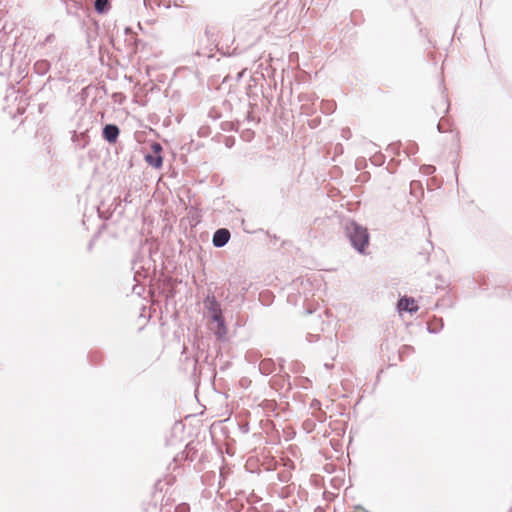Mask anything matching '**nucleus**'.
Listing matches in <instances>:
<instances>
[{
    "mask_svg": "<svg viewBox=\"0 0 512 512\" xmlns=\"http://www.w3.org/2000/svg\"><path fill=\"white\" fill-rule=\"evenodd\" d=\"M346 232L352 245L359 251L364 252L369 242V235L366 228L352 222L346 227Z\"/></svg>",
    "mask_w": 512,
    "mask_h": 512,
    "instance_id": "f257e3e1",
    "label": "nucleus"
},
{
    "mask_svg": "<svg viewBox=\"0 0 512 512\" xmlns=\"http://www.w3.org/2000/svg\"><path fill=\"white\" fill-rule=\"evenodd\" d=\"M207 308L211 313V317L214 321H216L220 328L224 327V320L222 317V311L220 305L215 300V298H208L206 302Z\"/></svg>",
    "mask_w": 512,
    "mask_h": 512,
    "instance_id": "f03ea898",
    "label": "nucleus"
},
{
    "mask_svg": "<svg viewBox=\"0 0 512 512\" xmlns=\"http://www.w3.org/2000/svg\"><path fill=\"white\" fill-rule=\"evenodd\" d=\"M151 149L155 153V155H146L145 156V160L151 166H153L155 168H160L162 166V163H163V159H162V157L160 155V153L162 151V147H161V145L159 143L154 142L151 145Z\"/></svg>",
    "mask_w": 512,
    "mask_h": 512,
    "instance_id": "7ed1b4c3",
    "label": "nucleus"
},
{
    "mask_svg": "<svg viewBox=\"0 0 512 512\" xmlns=\"http://www.w3.org/2000/svg\"><path fill=\"white\" fill-rule=\"evenodd\" d=\"M398 310L400 312L406 311V312H417L418 311V305L416 301L413 298L409 297H403L398 301Z\"/></svg>",
    "mask_w": 512,
    "mask_h": 512,
    "instance_id": "20e7f679",
    "label": "nucleus"
},
{
    "mask_svg": "<svg viewBox=\"0 0 512 512\" xmlns=\"http://www.w3.org/2000/svg\"><path fill=\"white\" fill-rule=\"evenodd\" d=\"M230 239V232L225 228L218 229L213 235V244L216 247L224 246Z\"/></svg>",
    "mask_w": 512,
    "mask_h": 512,
    "instance_id": "39448f33",
    "label": "nucleus"
},
{
    "mask_svg": "<svg viewBox=\"0 0 512 512\" xmlns=\"http://www.w3.org/2000/svg\"><path fill=\"white\" fill-rule=\"evenodd\" d=\"M119 128L116 125L108 124L103 129V137L109 143H115L119 136Z\"/></svg>",
    "mask_w": 512,
    "mask_h": 512,
    "instance_id": "423d86ee",
    "label": "nucleus"
},
{
    "mask_svg": "<svg viewBox=\"0 0 512 512\" xmlns=\"http://www.w3.org/2000/svg\"><path fill=\"white\" fill-rule=\"evenodd\" d=\"M110 7V0H96L95 1V10L98 13H103L108 10Z\"/></svg>",
    "mask_w": 512,
    "mask_h": 512,
    "instance_id": "0eeeda50",
    "label": "nucleus"
},
{
    "mask_svg": "<svg viewBox=\"0 0 512 512\" xmlns=\"http://www.w3.org/2000/svg\"><path fill=\"white\" fill-rule=\"evenodd\" d=\"M189 507L186 504L179 505L176 508V512H188Z\"/></svg>",
    "mask_w": 512,
    "mask_h": 512,
    "instance_id": "6e6552de",
    "label": "nucleus"
},
{
    "mask_svg": "<svg viewBox=\"0 0 512 512\" xmlns=\"http://www.w3.org/2000/svg\"><path fill=\"white\" fill-rule=\"evenodd\" d=\"M205 35L207 36V38H210V37H213L215 35V33L211 30H206Z\"/></svg>",
    "mask_w": 512,
    "mask_h": 512,
    "instance_id": "1a4fd4ad",
    "label": "nucleus"
}]
</instances>
